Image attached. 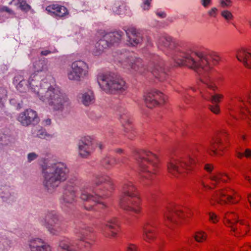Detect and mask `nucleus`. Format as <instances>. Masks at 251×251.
I'll list each match as a JSON object with an SVG mask.
<instances>
[{
    "label": "nucleus",
    "instance_id": "f257e3e1",
    "mask_svg": "<svg viewBox=\"0 0 251 251\" xmlns=\"http://www.w3.org/2000/svg\"><path fill=\"white\" fill-rule=\"evenodd\" d=\"M173 60L177 66H186L201 75V81L206 87L216 91L218 87L208 73L214 66L221 60L219 55L214 52L208 53L196 52L177 51L173 56Z\"/></svg>",
    "mask_w": 251,
    "mask_h": 251
},
{
    "label": "nucleus",
    "instance_id": "f03ea898",
    "mask_svg": "<svg viewBox=\"0 0 251 251\" xmlns=\"http://www.w3.org/2000/svg\"><path fill=\"white\" fill-rule=\"evenodd\" d=\"M95 182L98 186V191L96 196L90 195L86 190H83L81 199L86 201L84 206L87 210H91L93 206H98L101 208L106 207V205L101 201V198L108 197L114 189V185L111 178L107 176H97Z\"/></svg>",
    "mask_w": 251,
    "mask_h": 251
},
{
    "label": "nucleus",
    "instance_id": "7ed1b4c3",
    "mask_svg": "<svg viewBox=\"0 0 251 251\" xmlns=\"http://www.w3.org/2000/svg\"><path fill=\"white\" fill-rule=\"evenodd\" d=\"M134 157L138 162L141 178L151 180L159 170V160L158 157L147 150H143L140 153L136 152Z\"/></svg>",
    "mask_w": 251,
    "mask_h": 251
},
{
    "label": "nucleus",
    "instance_id": "20e7f679",
    "mask_svg": "<svg viewBox=\"0 0 251 251\" xmlns=\"http://www.w3.org/2000/svg\"><path fill=\"white\" fill-rule=\"evenodd\" d=\"M44 185L47 190L52 192L59 184L67 179L69 169L67 165L62 162H57L44 169Z\"/></svg>",
    "mask_w": 251,
    "mask_h": 251
},
{
    "label": "nucleus",
    "instance_id": "39448f33",
    "mask_svg": "<svg viewBox=\"0 0 251 251\" xmlns=\"http://www.w3.org/2000/svg\"><path fill=\"white\" fill-rule=\"evenodd\" d=\"M197 160L191 156L172 157L167 164L168 172L175 177L185 175L192 172L196 165Z\"/></svg>",
    "mask_w": 251,
    "mask_h": 251
},
{
    "label": "nucleus",
    "instance_id": "423d86ee",
    "mask_svg": "<svg viewBox=\"0 0 251 251\" xmlns=\"http://www.w3.org/2000/svg\"><path fill=\"white\" fill-rule=\"evenodd\" d=\"M240 197L234 189L227 187L216 190L209 199L210 205L214 206L216 204L225 205L236 204L239 202Z\"/></svg>",
    "mask_w": 251,
    "mask_h": 251
},
{
    "label": "nucleus",
    "instance_id": "0eeeda50",
    "mask_svg": "<svg viewBox=\"0 0 251 251\" xmlns=\"http://www.w3.org/2000/svg\"><path fill=\"white\" fill-rule=\"evenodd\" d=\"M238 215L233 212H227L224 216V223L231 228L235 236H244L249 230L248 222L245 220H239Z\"/></svg>",
    "mask_w": 251,
    "mask_h": 251
},
{
    "label": "nucleus",
    "instance_id": "6e6552de",
    "mask_svg": "<svg viewBox=\"0 0 251 251\" xmlns=\"http://www.w3.org/2000/svg\"><path fill=\"white\" fill-rule=\"evenodd\" d=\"M40 99L47 102L54 110H62L69 104L68 98L59 90L50 88L47 91Z\"/></svg>",
    "mask_w": 251,
    "mask_h": 251
},
{
    "label": "nucleus",
    "instance_id": "1a4fd4ad",
    "mask_svg": "<svg viewBox=\"0 0 251 251\" xmlns=\"http://www.w3.org/2000/svg\"><path fill=\"white\" fill-rule=\"evenodd\" d=\"M98 82L101 87L105 91H117L120 92L127 89L126 82L114 74H105L99 75Z\"/></svg>",
    "mask_w": 251,
    "mask_h": 251
},
{
    "label": "nucleus",
    "instance_id": "9d476101",
    "mask_svg": "<svg viewBox=\"0 0 251 251\" xmlns=\"http://www.w3.org/2000/svg\"><path fill=\"white\" fill-rule=\"evenodd\" d=\"M228 133L226 129H221L206 149L207 153L211 156L222 155L228 146Z\"/></svg>",
    "mask_w": 251,
    "mask_h": 251
},
{
    "label": "nucleus",
    "instance_id": "9b49d317",
    "mask_svg": "<svg viewBox=\"0 0 251 251\" xmlns=\"http://www.w3.org/2000/svg\"><path fill=\"white\" fill-rule=\"evenodd\" d=\"M142 200L140 196L130 197H120L119 206L122 209L139 215L142 211Z\"/></svg>",
    "mask_w": 251,
    "mask_h": 251
},
{
    "label": "nucleus",
    "instance_id": "f8f14e48",
    "mask_svg": "<svg viewBox=\"0 0 251 251\" xmlns=\"http://www.w3.org/2000/svg\"><path fill=\"white\" fill-rule=\"evenodd\" d=\"M120 231V224L117 218H110L101 224V233L106 238H115Z\"/></svg>",
    "mask_w": 251,
    "mask_h": 251
},
{
    "label": "nucleus",
    "instance_id": "ddd939ff",
    "mask_svg": "<svg viewBox=\"0 0 251 251\" xmlns=\"http://www.w3.org/2000/svg\"><path fill=\"white\" fill-rule=\"evenodd\" d=\"M88 69V67L84 62L75 61L72 64L71 69L68 72V77L71 80L79 81L87 75Z\"/></svg>",
    "mask_w": 251,
    "mask_h": 251
},
{
    "label": "nucleus",
    "instance_id": "4468645a",
    "mask_svg": "<svg viewBox=\"0 0 251 251\" xmlns=\"http://www.w3.org/2000/svg\"><path fill=\"white\" fill-rule=\"evenodd\" d=\"M121 38V34L119 32L108 33L104 35L103 39H100L96 44L97 49L94 53L96 55L102 52L104 49L110 47L115 43L118 42Z\"/></svg>",
    "mask_w": 251,
    "mask_h": 251
},
{
    "label": "nucleus",
    "instance_id": "2eb2a0df",
    "mask_svg": "<svg viewBox=\"0 0 251 251\" xmlns=\"http://www.w3.org/2000/svg\"><path fill=\"white\" fill-rule=\"evenodd\" d=\"M98 145L100 150L103 148L101 143H97L96 140L90 136H85L81 138L79 143V154L82 157H86L90 155Z\"/></svg>",
    "mask_w": 251,
    "mask_h": 251
},
{
    "label": "nucleus",
    "instance_id": "dca6fc26",
    "mask_svg": "<svg viewBox=\"0 0 251 251\" xmlns=\"http://www.w3.org/2000/svg\"><path fill=\"white\" fill-rule=\"evenodd\" d=\"M191 213H185L183 211L175 208L173 210H168L164 214V217L167 224L177 225L191 217Z\"/></svg>",
    "mask_w": 251,
    "mask_h": 251
},
{
    "label": "nucleus",
    "instance_id": "f3484780",
    "mask_svg": "<svg viewBox=\"0 0 251 251\" xmlns=\"http://www.w3.org/2000/svg\"><path fill=\"white\" fill-rule=\"evenodd\" d=\"M167 97L157 91H151L145 96V100L147 107L152 108L158 105L164 104Z\"/></svg>",
    "mask_w": 251,
    "mask_h": 251
},
{
    "label": "nucleus",
    "instance_id": "a211bd4d",
    "mask_svg": "<svg viewBox=\"0 0 251 251\" xmlns=\"http://www.w3.org/2000/svg\"><path fill=\"white\" fill-rule=\"evenodd\" d=\"M142 237L143 240L149 243L154 242L157 236L154 223L151 220L146 221L142 226Z\"/></svg>",
    "mask_w": 251,
    "mask_h": 251
},
{
    "label": "nucleus",
    "instance_id": "6ab92c4d",
    "mask_svg": "<svg viewBox=\"0 0 251 251\" xmlns=\"http://www.w3.org/2000/svg\"><path fill=\"white\" fill-rule=\"evenodd\" d=\"M117 115L122 124L125 131L128 133L132 131V121L127 110L124 107H119L117 109Z\"/></svg>",
    "mask_w": 251,
    "mask_h": 251
},
{
    "label": "nucleus",
    "instance_id": "aec40b11",
    "mask_svg": "<svg viewBox=\"0 0 251 251\" xmlns=\"http://www.w3.org/2000/svg\"><path fill=\"white\" fill-rule=\"evenodd\" d=\"M38 119L37 112L31 109H27L20 113L17 120L24 126H28Z\"/></svg>",
    "mask_w": 251,
    "mask_h": 251
},
{
    "label": "nucleus",
    "instance_id": "412c9836",
    "mask_svg": "<svg viewBox=\"0 0 251 251\" xmlns=\"http://www.w3.org/2000/svg\"><path fill=\"white\" fill-rule=\"evenodd\" d=\"M45 222V226L53 234H57L61 230L60 222L57 217L52 213H50L46 216Z\"/></svg>",
    "mask_w": 251,
    "mask_h": 251
},
{
    "label": "nucleus",
    "instance_id": "4be33fe9",
    "mask_svg": "<svg viewBox=\"0 0 251 251\" xmlns=\"http://www.w3.org/2000/svg\"><path fill=\"white\" fill-rule=\"evenodd\" d=\"M140 196L138 189L134 183L130 180H125L122 187V195L120 197H130Z\"/></svg>",
    "mask_w": 251,
    "mask_h": 251
},
{
    "label": "nucleus",
    "instance_id": "5701e85b",
    "mask_svg": "<svg viewBox=\"0 0 251 251\" xmlns=\"http://www.w3.org/2000/svg\"><path fill=\"white\" fill-rule=\"evenodd\" d=\"M163 63L159 62L156 63H150L148 67V70L160 81H163L166 77V73L163 68Z\"/></svg>",
    "mask_w": 251,
    "mask_h": 251
},
{
    "label": "nucleus",
    "instance_id": "b1692460",
    "mask_svg": "<svg viewBox=\"0 0 251 251\" xmlns=\"http://www.w3.org/2000/svg\"><path fill=\"white\" fill-rule=\"evenodd\" d=\"M124 65L126 66L127 69L130 68L133 71L140 74H144L146 71L142 60L139 58H129L124 61Z\"/></svg>",
    "mask_w": 251,
    "mask_h": 251
},
{
    "label": "nucleus",
    "instance_id": "393cba45",
    "mask_svg": "<svg viewBox=\"0 0 251 251\" xmlns=\"http://www.w3.org/2000/svg\"><path fill=\"white\" fill-rule=\"evenodd\" d=\"M236 57L245 67L251 69V50L250 49L244 48L239 49L237 51Z\"/></svg>",
    "mask_w": 251,
    "mask_h": 251
},
{
    "label": "nucleus",
    "instance_id": "a878e982",
    "mask_svg": "<svg viewBox=\"0 0 251 251\" xmlns=\"http://www.w3.org/2000/svg\"><path fill=\"white\" fill-rule=\"evenodd\" d=\"M46 10L51 15L56 17L62 18L68 15L67 9L64 6L58 4H52L48 6Z\"/></svg>",
    "mask_w": 251,
    "mask_h": 251
},
{
    "label": "nucleus",
    "instance_id": "bb28decb",
    "mask_svg": "<svg viewBox=\"0 0 251 251\" xmlns=\"http://www.w3.org/2000/svg\"><path fill=\"white\" fill-rule=\"evenodd\" d=\"M209 178L211 183L214 185H218L221 182H227L230 179L227 174L220 171L211 174Z\"/></svg>",
    "mask_w": 251,
    "mask_h": 251
},
{
    "label": "nucleus",
    "instance_id": "cd10ccee",
    "mask_svg": "<svg viewBox=\"0 0 251 251\" xmlns=\"http://www.w3.org/2000/svg\"><path fill=\"white\" fill-rule=\"evenodd\" d=\"M29 246L31 251H51L50 247L41 239L31 240Z\"/></svg>",
    "mask_w": 251,
    "mask_h": 251
},
{
    "label": "nucleus",
    "instance_id": "c85d7f7f",
    "mask_svg": "<svg viewBox=\"0 0 251 251\" xmlns=\"http://www.w3.org/2000/svg\"><path fill=\"white\" fill-rule=\"evenodd\" d=\"M76 189L73 185H67L64 190L63 200L66 204L73 203L76 198Z\"/></svg>",
    "mask_w": 251,
    "mask_h": 251
},
{
    "label": "nucleus",
    "instance_id": "c756f323",
    "mask_svg": "<svg viewBox=\"0 0 251 251\" xmlns=\"http://www.w3.org/2000/svg\"><path fill=\"white\" fill-rule=\"evenodd\" d=\"M129 43L133 46L138 45L141 41V38L137 33L136 29L131 28L126 31Z\"/></svg>",
    "mask_w": 251,
    "mask_h": 251
},
{
    "label": "nucleus",
    "instance_id": "7c9ffc66",
    "mask_svg": "<svg viewBox=\"0 0 251 251\" xmlns=\"http://www.w3.org/2000/svg\"><path fill=\"white\" fill-rule=\"evenodd\" d=\"M93 232V229L91 228H88V229L82 230L78 233V237L81 241L85 244V246L89 248L92 243L90 241H92L91 235L90 233Z\"/></svg>",
    "mask_w": 251,
    "mask_h": 251
},
{
    "label": "nucleus",
    "instance_id": "2f4dec72",
    "mask_svg": "<svg viewBox=\"0 0 251 251\" xmlns=\"http://www.w3.org/2000/svg\"><path fill=\"white\" fill-rule=\"evenodd\" d=\"M59 249L64 251H78V248L71 243L70 239L64 238L59 243Z\"/></svg>",
    "mask_w": 251,
    "mask_h": 251
},
{
    "label": "nucleus",
    "instance_id": "473e14b6",
    "mask_svg": "<svg viewBox=\"0 0 251 251\" xmlns=\"http://www.w3.org/2000/svg\"><path fill=\"white\" fill-rule=\"evenodd\" d=\"M201 96L204 99L209 100L212 104H219L224 99V95L221 93H215L210 96L201 92Z\"/></svg>",
    "mask_w": 251,
    "mask_h": 251
},
{
    "label": "nucleus",
    "instance_id": "72a5a7b5",
    "mask_svg": "<svg viewBox=\"0 0 251 251\" xmlns=\"http://www.w3.org/2000/svg\"><path fill=\"white\" fill-rule=\"evenodd\" d=\"M81 101L86 106L93 103L95 101V97L93 92L91 90L84 93L82 94Z\"/></svg>",
    "mask_w": 251,
    "mask_h": 251
},
{
    "label": "nucleus",
    "instance_id": "f704fd0d",
    "mask_svg": "<svg viewBox=\"0 0 251 251\" xmlns=\"http://www.w3.org/2000/svg\"><path fill=\"white\" fill-rule=\"evenodd\" d=\"M158 44L160 47L171 48L173 43L171 37L163 36L159 38Z\"/></svg>",
    "mask_w": 251,
    "mask_h": 251
},
{
    "label": "nucleus",
    "instance_id": "c9c22d12",
    "mask_svg": "<svg viewBox=\"0 0 251 251\" xmlns=\"http://www.w3.org/2000/svg\"><path fill=\"white\" fill-rule=\"evenodd\" d=\"M207 237V233L201 230L196 232L195 235L196 241L199 243H202L206 241Z\"/></svg>",
    "mask_w": 251,
    "mask_h": 251
},
{
    "label": "nucleus",
    "instance_id": "e433bc0d",
    "mask_svg": "<svg viewBox=\"0 0 251 251\" xmlns=\"http://www.w3.org/2000/svg\"><path fill=\"white\" fill-rule=\"evenodd\" d=\"M208 221L211 223L216 224L220 220V217L214 212H210L208 213Z\"/></svg>",
    "mask_w": 251,
    "mask_h": 251
},
{
    "label": "nucleus",
    "instance_id": "4c0bfd02",
    "mask_svg": "<svg viewBox=\"0 0 251 251\" xmlns=\"http://www.w3.org/2000/svg\"><path fill=\"white\" fill-rule=\"evenodd\" d=\"M34 67L37 72L43 71L46 69L44 63L41 60L36 62L34 65Z\"/></svg>",
    "mask_w": 251,
    "mask_h": 251
},
{
    "label": "nucleus",
    "instance_id": "58836bf2",
    "mask_svg": "<svg viewBox=\"0 0 251 251\" xmlns=\"http://www.w3.org/2000/svg\"><path fill=\"white\" fill-rule=\"evenodd\" d=\"M221 16L227 22L233 19V16L231 12L228 10H223L221 12Z\"/></svg>",
    "mask_w": 251,
    "mask_h": 251
},
{
    "label": "nucleus",
    "instance_id": "ea45409f",
    "mask_svg": "<svg viewBox=\"0 0 251 251\" xmlns=\"http://www.w3.org/2000/svg\"><path fill=\"white\" fill-rule=\"evenodd\" d=\"M209 109L214 114L218 115L221 112V109L219 104H212L209 105Z\"/></svg>",
    "mask_w": 251,
    "mask_h": 251
},
{
    "label": "nucleus",
    "instance_id": "a19ab883",
    "mask_svg": "<svg viewBox=\"0 0 251 251\" xmlns=\"http://www.w3.org/2000/svg\"><path fill=\"white\" fill-rule=\"evenodd\" d=\"M236 155L238 158H240L244 156L247 158H249L251 157V150L247 149L243 152H238L236 153Z\"/></svg>",
    "mask_w": 251,
    "mask_h": 251
},
{
    "label": "nucleus",
    "instance_id": "79ce46f5",
    "mask_svg": "<svg viewBox=\"0 0 251 251\" xmlns=\"http://www.w3.org/2000/svg\"><path fill=\"white\" fill-rule=\"evenodd\" d=\"M214 168V165L212 163H205L203 166L204 170L208 173H211Z\"/></svg>",
    "mask_w": 251,
    "mask_h": 251
},
{
    "label": "nucleus",
    "instance_id": "37998d69",
    "mask_svg": "<svg viewBox=\"0 0 251 251\" xmlns=\"http://www.w3.org/2000/svg\"><path fill=\"white\" fill-rule=\"evenodd\" d=\"M19 7L22 10L25 11H27L30 9V5L27 4L25 0L19 5Z\"/></svg>",
    "mask_w": 251,
    "mask_h": 251
},
{
    "label": "nucleus",
    "instance_id": "c03bdc74",
    "mask_svg": "<svg viewBox=\"0 0 251 251\" xmlns=\"http://www.w3.org/2000/svg\"><path fill=\"white\" fill-rule=\"evenodd\" d=\"M239 251H251V245L249 244H245L239 247Z\"/></svg>",
    "mask_w": 251,
    "mask_h": 251
},
{
    "label": "nucleus",
    "instance_id": "a18cd8bd",
    "mask_svg": "<svg viewBox=\"0 0 251 251\" xmlns=\"http://www.w3.org/2000/svg\"><path fill=\"white\" fill-rule=\"evenodd\" d=\"M218 9L213 7L208 12V14L210 17H216L217 15Z\"/></svg>",
    "mask_w": 251,
    "mask_h": 251
},
{
    "label": "nucleus",
    "instance_id": "49530a36",
    "mask_svg": "<svg viewBox=\"0 0 251 251\" xmlns=\"http://www.w3.org/2000/svg\"><path fill=\"white\" fill-rule=\"evenodd\" d=\"M22 78V76L21 75H17L16 77H15V81H20V82L18 83V84L17 85V87L18 89H20L21 87H22L23 85V83L25 82V81L23 80H20V78Z\"/></svg>",
    "mask_w": 251,
    "mask_h": 251
},
{
    "label": "nucleus",
    "instance_id": "de8ad7c7",
    "mask_svg": "<svg viewBox=\"0 0 251 251\" xmlns=\"http://www.w3.org/2000/svg\"><path fill=\"white\" fill-rule=\"evenodd\" d=\"M138 247L135 244H130L126 248V251H137Z\"/></svg>",
    "mask_w": 251,
    "mask_h": 251
},
{
    "label": "nucleus",
    "instance_id": "09e8293b",
    "mask_svg": "<svg viewBox=\"0 0 251 251\" xmlns=\"http://www.w3.org/2000/svg\"><path fill=\"white\" fill-rule=\"evenodd\" d=\"M244 176L245 179L251 185V168L250 169L249 172L248 174L244 175Z\"/></svg>",
    "mask_w": 251,
    "mask_h": 251
},
{
    "label": "nucleus",
    "instance_id": "8fccbe9b",
    "mask_svg": "<svg viewBox=\"0 0 251 251\" xmlns=\"http://www.w3.org/2000/svg\"><path fill=\"white\" fill-rule=\"evenodd\" d=\"M103 165H113L115 164L114 161L109 160V158H105L102 161Z\"/></svg>",
    "mask_w": 251,
    "mask_h": 251
},
{
    "label": "nucleus",
    "instance_id": "3c124183",
    "mask_svg": "<svg viewBox=\"0 0 251 251\" xmlns=\"http://www.w3.org/2000/svg\"><path fill=\"white\" fill-rule=\"evenodd\" d=\"M230 0H221V4L223 7L228 6L230 5Z\"/></svg>",
    "mask_w": 251,
    "mask_h": 251
},
{
    "label": "nucleus",
    "instance_id": "603ef678",
    "mask_svg": "<svg viewBox=\"0 0 251 251\" xmlns=\"http://www.w3.org/2000/svg\"><path fill=\"white\" fill-rule=\"evenodd\" d=\"M37 157V155L35 153H30L28 155V160L29 161H31Z\"/></svg>",
    "mask_w": 251,
    "mask_h": 251
},
{
    "label": "nucleus",
    "instance_id": "864d4df0",
    "mask_svg": "<svg viewBox=\"0 0 251 251\" xmlns=\"http://www.w3.org/2000/svg\"><path fill=\"white\" fill-rule=\"evenodd\" d=\"M0 10L1 11L7 12L11 14H14V12H13V11L6 6H4V7L1 8Z\"/></svg>",
    "mask_w": 251,
    "mask_h": 251
},
{
    "label": "nucleus",
    "instance_id": "5fc2aeb1",
    "mask_svg": "<svg viewBox=\"0 0 251 251\" xmlns=\"http://www.w3.org/2000/svg\"><path fill=\"white\" fill-rule=\"evenodd\" d=\"M151 0H146L144 2V9H149Z\"/></svg>",
    "mask_w": 251,
    "mask_h": 251
},
{
    "label": "nucleus",
    "instance_id": "6e6d98bb",
    "mask_svg": "<svg viewBox=\"0 0 251 251\" xmlns=\"http://www.w3.org/2000/svg\"><path fill=\"white\" fill-rule=\"evenodd\" d=\"M201 3L204 7H207L211 3V0H201Z\"/></svg>",
    "mask_w": 251,
    "mask_h": 251
},
{
    "label": "nucleus",
    "instance_id": "4d7b16f0",
    "mask_svg": "<svg viewBox=\"0 0 251 251\" xmlns=\"http://www.w3.org/2000/svg\"><path fill=\"white\" fill-rule=\"evenodd\" d=\"M44 123L46 125H50L51 123V121L50 119L48 118L44 121Z\"/></svg>",
    "mask_w": 251,
    "mask_h": 251
},
{
    "label": "nucleus",
    "instance_id": "13d9d810",
    "mask_svg": "<svg viewBox=\"0 0 251 251\" xmlns=\"http://www.w3.org/2000/svg\"><path fill=\"white\" fill-rule=\"evenodd\" d=\"M50 53H51V52L50 51L46 50L42 51L41 52V54L42 55H47L48 54H50Z\"/></svg>",
    "mask_w": 251,
    "mask_h": 251
},
{
    "label": "nucleus",
    "instance_id": "bf43d9fd",
    "mask_svg": "<svg viewBox=\"0 0 251 251\" xmlns=\"http://www.w3.org/2000/svg\"><path fill=\"white\" fill-rule=\"evenodd\" d=\"M157 15L161 18H165L166 14L164 12H157Z\"/></svg>",
    "mask_w": 251,
    "mask_h": 251
},
{
    "label": "nucleus",
    "instance_id": "052dcab7",
    "mask_svg": "<svg viewBox=\"0 0 251 251\" xmlns=\"http://www.w3.org/2000/svg\"><path fill=\"white\" fill-rule=\"evenodd\" d=\"M115 152L119 154H122L124 152V151L122 149H117L115 150Z\"/></svg>",
    "mask_w": 251,
    "mask_h": 251
},
{
    "label": "nucleus",
    "instance_id": "680f3d73",
    "mask_svg": "<svg viewBox=\"0 0 251 251\" xmlns=\"http://www.w3.org/2000/svg\"><path fill=\"white\" fill-rule=\"evenodd\" d=\"M184 89H181V90H177L176 91L178 93H180V94H183L184 95Z\"/></svg>",
    "mask_w": 251,
    "mask_h": 251
},
{
    "label": "nucleus",
    "instance_id": "e2e57ef3",
    "mask_svg": "<svg viewBox=\"0 0 251 251\" xmlns=\"http://www.w3.org/2000/svg\"><path fill=\"white\" fill-rule=\"evenodd\" d=\"M195 91H196V89L195 88H192L188 91V94H190L191 93V91L194 92Z\"/></svg>",
    "mask_w": 251,
    "mask_h": 251
},
{
    "label": "nucleus",
    "instance_id": "0e129e2a",
    "mask_svg": "<svg viewBox=\"0 0 251 251\" xmlns=\"http://www.w3.org/2000/svg\"><path fill=\"white\" fill-rule=\"evenodd\" d=\"M228 124L231 127H234L235 126V125L233 123H232L230 121H228Z\"/></svg>",
    "mask_w": 251,
    "mask_h": 251
},
{
    "label": "nucleus",
    "instance_id": "69168bd1",
    "mask_svg": "<svg viewBox=\"0 0 251 251\" xmlns=\"http://www.w3.org/2000/svg\"><path fill=\"white\" fill-rule=\"evenodd\" d=\"M241 138H242V139L243 141H245V140H246V135H243L242 136Z\"/></svg>",
    "mask_w": 251,
    "mask_h": 251
},
{
    "label": "nucleus",
    "instance_id": "338daca9",
    "mask_svg": "<svg viewBox=\"0 0 251 251\" xmlns=\"http://www.w3.org/2000/svg\"><path fill=\"white\" fill-rule=\"evenodd\" d=\"M37 135H38L39 136V137H40V138H42V137L43 136V134H41V133L38 134Z\"/></svg>",
    "mask_w": 251,
    "mask_h": 251
},
{
    "label": "nucleus",
    "instance_id": "774afa93",
    "mask_svg": "<svg viewBox=\"0 0 251 251\" xmlns=\"http://www.w3.org/2000/svg\"><path fill=\"white\" fill-rule=\"evenodd\" d=\"M249 23H250V26L251 27V20L250 21Z\"/></svg>",
    "mask_w": 251,
    "mask_h": 251
}]
</instances>
